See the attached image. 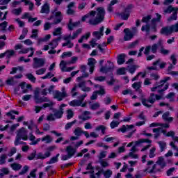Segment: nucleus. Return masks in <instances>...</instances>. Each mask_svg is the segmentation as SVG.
I'll return each mask as SVG.
<instances>
[{
	"label": "nucleus",
	"instance_id": "obj_1",
	"mask_svg": "<svg viewBox=\"0 0 178 178\" xmlns=\"http://www.w3.org/2000/svg\"><path fill=\"white\" fill-rule=\"evenodd\" d=\"M105 8L104 7H98L96 11L91 10L88 14L85 15L81 18V22H86L89 19L88 23L91 26H98L105 20Z\"/></svg>",
	"mask_w": 178,
	"mask_h": 178
},
{
	"label": "nucleus",
	"instance_id": "obj_2",
	"mask_svg": "<svg viewBox=\"0 0 178 178\" xmlns=\"http://www.w3.org/2000/svg\"><path fill=\"white\" fill-rule=\"evenodd\" d=\"M54 149H56V146H49L46 149V152L44 154L38 153L36 156V159H45L49 158V156H51V152H52Z\"/></svg>",
	"mask_w": 178,
	"mask_h": 178
},
{
	"label": "nucleus",
	"instance_id": "obj_3",
	"mask_svg": "<svg viewBox=\"0 0 178 178\" xmlns=\"http://www.w3.org/2000/svg\"><path fill=\"white\" fill-rule=\"evenodd\" d=\"M34 101L35 104H42L44 102H49V98L47 97L40 96V89H36L34 91Z\"/></svg>",
	"mask_w": 178,
	"mask_h": 178
},
{
	"label": "nucleus",
	"instance_id": "obj_4",
	"mask_svg": "<svg viewBox=\"0 0 178 178\" xmlns=\"http://www.w3.org/2000/svg\"><path fill=\"white\" fill-rule=\"evenodd\" d=\"M62 91L63 92H60L59 90H54L53 91L54 98L58 101H63V98H66V97H67V93L66 92V90H65V88H63Z\"/></svg>",
	"mask_w": 178,
	"mask_h": 178
},
{
	"label": "nucleus",
	"instance_id": "obj_5",
	"mask_svg": "<svg viewBox=\"0 0 178 178\" xmlns=\"http://www.w3.org/2000/svg\"><path fill=\"white\" fill-rule=\"evenodd\" d=\"M156 101L155 98V94L154 93H151L150 96L149 97L148 99L142 98L141 99V102L144 106H146L147 108H151L152 106V105H149L147 104V102H149V104H154Z\"/></svg>",
	"mask_w": 178,
	"mask_h": 178
},
{
	"label": "nucleus",
	"instance_id": "obj_6",
	"mask_svg": "<svg viewBox=\"0 0 178 178\" xmlns=\"http://www.w3.org/2000/svg\"><path fill=\"white\" fill-rule=\"evenodd\" d=\"M87 97V93H85L84 95H82L79 97V99H74L71 101L69 103V105L70 106H81V104H83V101H84V98Z\"/></svg>",
	"mask_w": 178,
	"mask_h": 178
},
{
	"label": "nucleus",
	"instance_id": "obj_7",
	"mask_svg": "<svg viewBox=\"0 0 178 178\" xmlns=\"http://www.w3.org/2000/svg\"><path fill=\"white\" fill-rule=\"evenodd\" d=\"M45 65V59L44 58H33V69H38V67H42Z\"/></svg>",
	"mask_w": 178,
	"mask_h": 178
},
{
	"label": "nucleus",
	"instance_id": "obj_8",
	"mask_svg": "<svg viewBox=\"0 0 178 178\" xmlns=\"http://www.w3.org/2000/svg\"><path fill=\"white\" fill-rule=\"evenodd\" d=\"M54 16H55L56 19L54 20V23H53L52 24H58V23H60V22H62L63 17H62V13L60 11L56 12V13L53 12V15L50 17L49 20L54 19Z\"/></svg>",
	"mask_w": 178,
	"mask_h": 178
},
{
	"label": "nucleus",
	"instance_id": "obj_9",
	"mask_svg": "<svg viewBox=\"0 0 178 178\" xmlns=\"http://www.w3.org/2000/svg\"><path fill=\"white\" fill-rule=\"evenodd\" d=\"M17 137L24 140V141L28 140L29 136H27V131L24 127H22L17 131Z\"/></svg>",
	"mask_w": 178,
	"mask_h": 178
},
{
	"label": "nucleus",
	"instance_id": "obj_10",
	"mask_svg": "<svg viewBox=\"0 0 178 178\" xmlns=\"http://www.w3.org/2000/svg\"><path fill=\"white\" fill-rule=\"evenodd\" d=\"M113 69V63L111 61H107V64L105 66H102L100 68V72L102 73H108Z\"/></svg>",
	"mask_w": 178,
	"mask_h": 178
},
{
	"label": "nucleus",
	"instance_id": "obj_11",
	"mask_svg": "<svg viewBox=\"0 0 178 178\" xmlns=\"http://www.w3.org/2000/svg\"><path fill=\"white\" fill-rule=\"evenodd\" d=\"M124 33H125L124 36V41H130V40H131V38H133V37L134 36V35H133V33H131V31H130V29H124Z\"/></svg>",
	"mask_w": 178,
	"mask_h": 178
},
{
	"label": "nucleus",
	"instance_id": "obj_12",
	"mask_svg": "<svg viewBox=\"0 0 178 178\" xmlns=\"http://www.w3.org/2000/svg\"><path fill=\"white\" fill-rule=\"evenodd\" d=\"M95 63H97V60L93 58H90L88 60V65L90 66V72L92 74L94 72V68L95 67Z\"/></svg>",
	"mask_w": 178,
	"mask_h": 178
},
{
	"label": "nucleus",
	"instance_id": "obj_13",
	"mask_svg": "<svg viewBox=\"0 0 178 178\" xmlns=\"http://www.w3.org/2000/svg\"><path fill=\"white\" fill-rule=\"evenodd\" d=\"M50 12V7L49 3L48 2H46L42 6L40 10V13H45L46 15H49Z\"/></svg>",
	"mask_w": 178,
	"mask_h": 178
},
{
	"label": "nucleus",
	"instance_id": "obj_14",
	"mask_svg": "<svg viewBox=\"0 0 178 178\" xmlns=\"http://www.w3.org/2000/svg\"><path fill=\"white\" fill-rule=\"evenodd\" d=\"M53 112L56 119H60V118L63 116V108H62V107H60L59 110H54Z\"/></svg>",
	"mask_w": 178,
	"mask_h": 178
},
{
	"label": "nucleus",
	"instance_id": "obj_15",
	"mask_svg": "<svg viewBox=\"0 0 178 178\" xmlns=\"http://www.w3.org/2000/svg\"><path fill=\"white\" fill-rule=\"evenodd\" d=\"M161 33L165 35H170L173 32L172 31V28L170 26H165L161 29Z\"/></svg>",
	"mask_w": 178,
	"mask_h": 178
},
{
	"label": "nucleus",
	"instance_id": "obj_16",
	"mask_svg": "<svg viewBox=\"0 0 178 178\" xmlns=\"http://www.w3.org/2000/svg\"><path fill=\"white\" fill-rule=\"evenodd\" d=\"M104 27L102 26L100 28V31H95L93 32L92 35H94V37L97 38V40H100L101 37L104 35Z\"/></svg>",
	"mask_w": 178,
	"mask_h": 178
},
{
	"label": "nucleus",
	"instance_id": "obj_17",
	"mask_svg": "<svg viewBox=\"0 0 178 178\" xmlns=\"http://www.w3.org/2000/svg\"><path fill=\"white\" fill-rule=\"evenodd\" d=\"M65 151L67 155H69L71 158L76 154V149L73 148L72 146H67Z\"/></svg>",
	"mask_w": 178,
	"mask_h": 178
},
{
	"label": "nucleus",
	"instance_id": "obj_18",
	"mask_svg": "<svg viewBox=\"0 0 178 178\" xmlns=\"http://www.w3.org/2000/svg\"><path fill=\"white\" fill-rule=\"evenodd\" d=\"M134 129V125H123L120 129H118V131H122V133H126V131H129V130Z\"/></svg>",
	"mask_w": 178,
	"mask_h": 178
},
{
	"label": "nucleus",
	"instance_id": "obj_19",
	"mask_svg": "<svg viewBox=\"0 0 178 178\" xmlns=\"http://www.w3.org/2000/svg\"><path fill=\"white\" fill-rule=\"evenodd\" d=\"M156 18H153L151 20L152 26H156V23H160L161 19H162V15L159 13H156Z\"/></svg>",
	"mask_w": 178,
	"mask_h": 178
},
{
	"label": "nucleus",
	"instance_id": "obj_20",
	"mask_svg": "<svg viewBox=\"0 0 178 178\" xmlns=\"http://www.w3.org/2000/svg\"><path fill=\"white\" fill-rule=\"evenodd\" d=\"M170 115V113L169 111H167L163 114L162 118L163 119V120H165V122H173V118H169Z\"/></svg>",
	"mask_w": 178,
	"mask_h": 178
},
{
	"label": "nucleus",
	"instance_id": "obj_21",
	"mask_svg": "<svg viewBox=\"0 0 178 178\" xmlns=\"http://www.w3.org/2000/svg\"><path fill=\"white\" fill-rule=\"evenodd\" d=\"M156 165H159L162 169L166 166V162H165V159L163 157L160 156L158 159V161L156 162Z\"/></svg>",
	"mask_w": 178,
	"mask_h": 178
},
{
	"label": "nucleus",
	"instance_id": "obj_22",
	"mask_svg": "<svg viewBox=\"0 0 178 178\" xmlns=\"http://www.w3.org/2000/svg\"><path fill=\"white\" fill-rule=\"evenodd\" d=\"M51 38V35H46L44 38L38 39V45L42 44V42H47Z\"/></svg>",
	"mask_w": 178,
	"mask_h": 178
},
{
	"label": "nucleus",
	"instance_id": "obj_23",
	"mask_svg": "<svg viewBox=\"0 0 178 178\" xmlns=\"http://www.w3.org/2000/svg\"><path fill=\"white\" fill-rule=\"evenodd\" d=\"M141 31H145L146 35H149V31H151V26L149 24L143 25L141 28Z\"/></svg>",
	"mask_w": 178,
	"mask_h": 178
},
{
	"label": "nucleus",
	"instance_id": "obj_24",
	"mask_svg": "<svg viewBox=\"0 0 178 178\" xmlns=\"http://www.w3.org/2000/svg\"><path fill=\"white\" fill-rule=\"evenodd\" d=\"M124 58H126V55L124 54L118 55L117 61L119 65H123V63L125 62Z\"/></svg>",
	"mask_w": 178,
	"mask_h": 178
},
{
	"label": "nucleus",
	"instance_id": "obj_25",
	"mask_svg": "<svg viewBox=\"0 0 178 178\" xmlns=\"http://www.w3.org/2000/svg\"><path fill=\"white\" fill-rule=\"evenodd\" d=\"M172 12H178V8H173L169 6L166 9H164V13H172Z\"/></svg>",
	"mask_w": 178,
	"mask_h": 178
},
{
	"label": "nucleus",
	"instance_id": "obj_26",
	"mask_svg": "<svg viewBox=\"0 0 178 178\" xmlns=\"http://www.w3.org/2000/svg\"><path fill=\"white\" fill-rule=\"evenodd\" d=\"M161 60H157L153 63V66L152 67H147V70H158V67H156L157 65H159Z\"/></svg>",
	"mask_w": 178,
	"mask_h": 178
},
{
	"label": "nucleus",
	"instance_id": "obj_27",
	"mask_svg": "<svg viewBox=\"0 0 178 178\" xmlns=\"http://www.w3.org/2000/svg\"><path fill=\"white\" fill-rule=\"evenodd\" d=\"M68 65H72V63H70V61L61 60V62L60 63V67L61 70H65V69L67 67L66 66H67Z\"/></svg>",
	"mask_w": 178,
	"mask_h": 178
},
{
	"label": "nucleus",
	"instance_id": "obj_28",
	"mask_svg": "<svg viewBox=\"0 0 178 178\" xmlns=\"http://www.w3.org/2000/svg\"><path fill=\"white\" fill-rule=\"evenodd\" d=\"M161 130H162L161 127L153 129V133H155L154 134V138L156 140L159 137V136H161Z\"/></svg>",
	"mask_w": 178,
	"mask_h": 178
},
{
	"label": "nucleus",
	"instance_id": "obj_29",
	"mask_svg": "<svg viewBox=\"0 0 178 178\" xmlns=\"http://www.w3.org/2000/svg\"><path fill=\"white\" fill-rule=\"evenodd\" d=\"M143 143H147L148 144H151L152 140L149 139H139L138 141L135 142L136 145H140V144H143Z\"/></svg>",
	"mask_w": 178,
	"mask_h": 178
},
{
	"label": "nucleus",
	"instance_id": "obj_30",
	"mask_svg": "<svg viewBox=\"0 0 178 178\" xmlns=\"http://www.w3.org/2000/svg\"><path fill=\"white\" fill-rule=\"evenodd\" d=\"M10 168H12L13 170H20L22 169V165L17 163H14L10 164Z\"/></svg>",
	"mask_w": 178,
	"mask_h": 178
},
{
	"label": "nucleus",
	"instance_id": "obj_31",
	"mask_svg": "<svg viewBox=\"0 0 178 178\" xmlns=\"http://www.w3.org/2000/svg\"><path fill=\"white\" fill-rule=\"evenodd\" d=\"M22 12H23V9L22 8H19L13 9L11 13H13V15H15V16H19L22 14Z\"/></svg>",
	"mask_w": 178,
	"mask_h": 178
},
{
	"label": "nucleus",
	"instance_id": "obj_32",
	"mask_svg": "<svg viewBox=\"0 0 178 178\" xmlns=\"http://www.w3.org/2000/svg\"><path fill=\"white\" fill-rule=\"evenodd\" d=\"M13 113H15V115H19V111L12 110L10 112L7 113L6 115L10 116L11 119L13 120H15V119H16V116L13 115Z\"/></svg>",
	"mask_w": 178,
	"mask_h": 178
},
{
	"label": "nucleus",
	"instance_id": "obj_33",
	"mask_svg": "<svg viewBox=\"0 0 178 178\" xmlns=\"http://www.w3.org/2000/svg\"><path fill=\"white\" fill-rule=\"evenodd\" d=\"M158 144L161 148V152H163L166 148V142L161 140L159 141Z\"/></svg>",
	"mask_w": 178,
	"mask_h": 178
},
{
	"label": "nucleus",
	"instance_id": "obj_34",
	"mask_svg": "<svg viewBox=\"0 0 178 178\" xmlns=\"http://www.w3.org/2000/svg\"><path fill=\"white\" fill-rule=\"evenodd\" d=\"M120 16L121 17V19L122 20H127V19H129V17H130V13H127V12H122L120 14Z\"/></svg>",
	"mask_w": 178,
	"mask_h": 178
},
{
	"label": "nucleus",
	"instance_id": "obj_35",
	"mask_svg": "<svg viewBox=\"0 0 178 178\" xmlns=\"http://www.w3.org/2000/svg\"><path fill=\"white\" fill-rule=\"evenodd\" d=\"M95 87H99V90L95 91L96 93L99 94V95H105V88H104V87L99 86V85H95Z\"/></svg>",
	"mask_w": 178,
	"mask_h": 178
},
{
	"label": "nucleus",
	"instance_id": "obj_36",
	"mask_svg": "<svg viewBox=\"0 0 178 178\" xmlns=\"http://www.w3.org/2000/svg\"><path fill=\"white\" fill-rule=\"evenodd\" d=\"M59 155H60L59 154H57L56 155V156L52 157V158L50 159V161H48L47 163L48 165H52V163H55L58 162V158H59Z\"/></svg>",
	"mask_w": 178,
	"mask_h": 178
},
{
	"label": "nucleus",
	"instance_id": "obj_37",
	"mask_svg": "<svg viewBox=\"0 0 178 178\" xmlns=\"http://www.w3.org/2000/svg\"><path fill=\"white\" fill-rule=\"evenodd\" d=\"M81 31H83V30L81 29H79L76 32H74L73 35L71 37V40H76V38L79 37V34H81Z\"/></svg>",
	"mask_w": 178,
	"mask_h": 178
},
{
	"label": "nucleus",
	"instance_id": "obj_38",
	"mask_svg": "<svg viewBox=\"0 0 178 178\" xmlns=\"http://www.w3.org/2000/svg\"><path fill=\"white\" fill-rule=\"evenodd\" d=\"M8 159V156L5 154H3L0 156V165H5L6 163V159Z\"/></svg>",
	"mask_w": 178,
	"mask_h": 178
},
{
	"label": "nucleus",
	"instance_id": "obj_39",
	"mask_svg": "<svg viewBox=\"0 0 178 178\" xmlns=\"http://www.w3.org/2000/svg\"><path fill=\"white\" fill-rule=\"evenodd\" d=\"M42 141H44L45 144H49V143H52V138L47 135L42 138Z\"/></svg>",
	"mask_w": 178,
	"mask_h": 178
},
{
	"label": "nucleus",
	"instance_id": "obj_40",
	"mask_svg": "<svg viewBox=\"0 0 178 178\" xmlns=\"http://www.w3.org/2000/svg\"><path fill=\"white\" fill-rule=\"evenodd\" d=\"M6 83L7 86H15L17 82L15 81V77H10L6 80Z\"/></svg>",
	"mask_w": 178,
	"mask_h": 178
},
{
	"label": "nucleus",
	"instance_id": "obj_41",
	"mask_svg": "<svg viewBox=\"0 0 178 178\" xmlns=\"http://www.w3.org/2000/svg\"><path fill=\"white\" fill-rule=\"evenodd\" d=\"M49 45H50L51 49H55V48L58 47V40H53L50 43H49Z\"/></svg>",
	"mask_w": 178,
	"mask_h": 178
},
{
	"label": "nucleus",
	"instance_id": "obj_42",
	"mask_svg": "<svg viewBox=\"0 0 178 178\" xmlns=\"http://www.w3.org/2000/svg\"><path fill=\"white\" fill-rule=\"evenodd\" d=\"M74 134H75V136H76L77 137H80V136L83 134V131L81 128L77 127L76 129H75L74 131Z\"/></svg>",
	"mask_w": 178,
	"mask_h": 178
},
{
	"label": "nucleus",
	"instance_id": "obj_43",
	"mask_svg": "<svg viewBox=\"0 0 178 178\" xmlns=\"http://www.w3.org/2000/svg\"><path fill=\"white\" fill-rule=\"evenodd\" d=\"M96 131H99L101 130L102 134H105V130H106V127L104 125L98 126L95 128Z\"/></svg>",
	"mask_w": 178,
	"mask_h": 178
},
{
	"label": "nucleus",
	"instance_id": "obj_44",
	"mask_svg": "<svg viewBox=\"0 0 178 178\" xmlns=\"http://www.w3.org/2000/svg\"><path fill=\"white\" fill-rule=\"evenodd\" d=\"M73 116H74V113L73 112V111H72V109H69L67 111V120L72 119V118H73Z\"/></svg>",
	"mask_w": 178,
	"mask_h": 178
},
{
	"label": "nucleus",
	"instance_id": "obj_45",
	"mask_svg": "<svg viewBox=\"0 0 178 178\" xmlns=\"http://www.w3.org/2000/svg\"><path fill=\"white\" fill-rule=\"evenodd\" d=\"M172 20H177V11H174L172 16L168 18V22H172Z\"/></svg>",
	"mask_w": 178,
	"mask_h": 178
},
{
	"label": "nucleus",
	"instance_id": "obj_46",
	"mask_svg": "<svg viewBox=\"0 0 178 178\" xmlns=\"http://www.w3.org/2000/svg\"><path fill=\"white\" fill-rule=\"evenodd\" d=\"M63 47H68V48H73L74 44L70 40H67L66 42L62 44Z\"/></svg>",
	"mask_w": 178,
	"mask_h": 178
},
{
	"label": "nucleus",
	"instance_id": "obj_47",
	"mask_svg": "<svg viewBox=\"0 0 178 178\" xmlns=\"http://www.w3.org/2000/svg\"><path fill=\"white\" fill-rule=\"evenodd\" d=\"M77 91V86H75L72 88L71 90L72 97H76V95H79V92Z\"/></svg>",
	"mask_w": 178,
	"mask_h": 178
},
{
	"label": "nucleus",
	"instance_id": "obj_48",
	"mask_svg": "<svg viewBox=\"0 0 178 178\" xmlns=\"http://www.w3.org/2000/svg\"><path fill=\"white\" fill-rule=\"evenodd\" d=\"M99 163H100L102 168H108V166H109V163L104 160H99Z\"/></svg>",
	"mask_w": 178,
	"mask_h": 178
},
{
	"label": "nucleus",
	"instance_id": "obj_49",
	"mask_svg": "<svg viewBox=\"0 0 178 178\" xmlns=\"http://www.w3.org/2000/svg\"><path fill=\"white\" fill-rule=\"evenodd\" d=\"M13 55H15V51L13 50H7L6 51V56H7L8 58H12Z\"/></svg>",
	"mask_w": 178,
	"mask_h": 178
},
{
	"label": "nucleus",
	"instance_id": "obj_50",
	"mask_svg": "<svg viewBox=\"0 0 178 178\" xmlns=\"http://www.w3.org/2000/svg\"><path fill=\"white\" fill-rule=\"evenodd\" d=\"M170 27H171V31H172V33H178V22Z\"/></svg>",
	"mask_w": 178,
	"mask_h": 178
},
{
	"label": "nucleus",
	"instance_id": "obj_51",
	"mask_svg": "<svg viewBox=\"0 0 178 178\" xmlns=\"http://www.w3.org/2000/svg\"><path fill=\"white\" fill-rule=\"evenodd\" d=\"M112 170H107L105 171V172H104V176L105 178H109L112 176Z\"/></svg>",
	"mask_w": 178,
	"mask_h": 178
},
{
	"label": "nucleus",
	"instance_id": "obj_52",
	"mask_svg": "<svg viewBox=\"0 0 178 178\" xmlns=\"http://www.w3.org/2000/svg\"><path fill=\"white\" fill-rule=\"evenodd\" d=\"M119 124H120V122L112 121L110 124V127H111V129H115V127H118V126H119Z\"/></svg>",
	"mask_w": 178,
	"mask_h": 178
},
{
	"label": "nucleus",
	"instance_id": "obj_53",
	"mask_svg": "<svg viewBox=\"0 0 178 178\" xmlns=\"http://www.w3.org/2000/svg\"><path fill=\"white\" fill-rule=\"evenodd\" d=\"M152 19V15H147L146 17H143L142 19V22L143 23H148V22H149V20Z\"/></svg>",
	"mask_w": 178,
	"mask_h": 178
},
{
	"label": "nucleus",
	"instance_id": "obj_54",
	"mask_svg": "<svg viewBox=\"0 0 178 178\" xmlns=\"http://www.w3.org/2000/svg\"><path fill=\"white\" fill-rule=\"evenodd\" d=\"M155 151H156V148H155V147H152V149H150L149 154V156L150 158H154Z\"/></svg>",
	"mask_w": 178,
	"mask_h": 178
},
{
	"label": "nucleus",
	"instance_id": "obj_55",
	"mask_svg": "<svg viewBox=\"0 0 178 178\" xmlns=\"http://www.w3.org/2000/svg\"><path fill=\"white\" fill-rule=\"evenodd\" d=\"M37 154L36 150H33V152L28 156V159L29 161H33L35 158V155Z\"/></svg>",
	"mask_w": 178,
	"mask_h": 178
},
{
	"label": "nucleus",
	"instance_id": "obj_56",
	"mask_svg": "<svg viewBox=\"0 0 178 178\" xmlns=\"http://www.w3.org/2000/svg\"><path fill=\"white\" fill-rule=\"evenodd\" d=\"M60 34H62V28H57L53 32L54 35H60Z\"/></svg>",
	"mask_w": 178,
	"mask_h": 178
},
{
	"label": "nucleus",
	"instance_id": "obj_57",
	"mask_svg": "<svg viewBox=\"0 0 178 178\" xmlns=\"http://www.w3.org/2000/svg\"><path fill=\"white\" fill-rule=\"evenodd\" d=\"M133 88H134L135 90H138L141 88V82H135L133 85H132Z\"/></svg>",
	"mask_w": 178,
	"mask_h": 178
},
{
	"label": "nucleus",
	"instance_id": "obj_58",
	"mask_svg": "<svg viewBox=\"0 0 178 178\" xmlns=\"http://www.w3.org/2000/svg\"><path fill=\"white\" fill-rule=\"evenodd\" d=\"M27 172H29V167L27 165H24L22 171L19 172V175H25V173H27Z\"/></svg>",
	"mask_w": 178,
	"mask_h": 178
},
{
	"label": "nucleus",
	"instance_id": "obj_59",
	"mask_svg": "<svg viewBox=\"0 0 178 178\" xmlns=\"http://www.w3.org/2000/svg\"><path fill=\"white\" fill-rule=\"evenodd\" d=\"M76 120H74L71 122L67 123L65 127V130H69V129H70V127H72V126H73V124H74V123H76Z\"/></svg>",
	"mask_w": 178,
	"mask_h": 178
},
{
	"label": "nucleus",
	"instance_id": "obj_60",
	"mask_svg": "<svg viewBox=\"0 0 178 178\" xmlns=\"http://www.w3.org/2000/svg\"><path fill=\"white\" fill-rule=\"evenodd\" d=\"M26 76L29 80L32 81V83H35L36 79L32 75V74H26Z\"/></svg>",
	"mask_w": 178,
	"mask_h": 178
},
{
	"label": "nucleus",
	"instance_id": "obj_61",
	"mask_svg": "<svg viewBox=\"0 0 178 178\" xmlns=\"http://www.w3.org/2000/svg\"><path fill=\"white\" fill-rule=\"evenodd\" d=\"M117 73L120 75L126 74V69L124 67L120 68L118 70Z\"/></svg>",
	"mask_w": 178,
	"mask_h": 178
},
{
	"label": "nucleus",
	"instance_id": "obj_62",
	"mask_svg": "<svg viewBox=\"0 0 178 178\" xmlns=\"http://www.w3.org/2000/svg\"><path fill=\"white\" fill-rule=\"evenodd\" d=\"M165 83L163 80L160 81V82H156V86H157L159 89H161L163 86L165 85Z\"/></svg>",
	"mask_w": 178,
	"mask_h": 178
},
{
	"label": "nucleus",
	"instance_id": "obj_63",
	"mask_svg": "<svg viewBox=\"0 0 178 178\" xmlns=\"http://www.w3.org/2000/svg\"><path fill=\"white\" fill-rule=\"evenodd\" d=\"M55 116L54 115V114H49V115H47V120H48L49 122H54V120H55Z\"/></svg>",
	"mask_w": 178,
	"mask_h": 178
},
{
	"label": "nucleus",
	"instance_id": "obj_64",
	"mask_svg": "<svg viewBox=\"0 0 178 178\" xmlns=\"http://www.w3.org/2000/svg\"><path fill=\"white\" fill-rule=\"evenodd\" d=\"M100 105L99 103H94L93 104L91 105V109H92L93 111H95L97 109H98V108H99Z\"/></svg>",
	"mask_w": 178,
	"mask_h": 178
}]
</instances>
